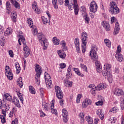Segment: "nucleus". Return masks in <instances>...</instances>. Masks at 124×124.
I'll list each match as a JSON object with an SVG mask.
<instances>
[{"label":"nucleus","instance_id":"nucleus-8","mask_svg":"<svg viewBox=\"0 0 124 124\" xmlns=\"http://www.w3.org/2000/svg\"><path fill=\"white\" fill-rule=\"evenodd\" d=\"M45 79L46 80V87L47 88H52V80L50 79H51V77H50L49 74L46 73V74L45 75Z\"/></svg>","mask_w":124,"mask_h":124},{"label":"nucleus","instance_id":"nucleus-17","mask_svg":"<svg viewBox=\"0 0 124 124\" xmlns=\"http://www.w3.org/2000/svg\"><path fill=\"white\" fill-rule=\"evenodd\" d=\"M2 108H4V110H6V111H8L10 109L8 104H2V101L0 100V109H2Z\"/></svg>","mask_w":124,"mask_h":124},{"label":"nucleus","instance_id":"nucleus-32","mask_svg":"<svg viewBox=\"0 0 124 124\" xmlns=\"http://www.w3.org/2000/svg\"><path fill=\"white\" fill-rule=\"evenodd\" d=\"M105 86L104 84L102 83H100V84L98 85L97 87H95L96 90L97 91H101V90H103V89H105Z\"/></svg>","mask_w":124,"mask_h":124},{"label":"nucleus","instance_id":"nucleus-45","mask_svg":"<svg viewBox=\"0 0 124 124\" xmlns=\"http://www.w3.org/2000/svg\"><path fill=\"white\" fill-rule=\"evenodd\" d=\"M49 106H50V105L49 104H47V103L43 104V108L45 109V110L46 111H48Z\"/></svg>","mask_w":124,"mask_h":124},{"label":"nucleus","instance_id":"nucleus-39","mask_svg":"<svg viewBox=\"0 0 124 124\" xmlns=\"http://www.w3.org/2000/svg\"><path fill=\"white\" fill-rule=\"evenodd\" d=\"M13 31L12 30V29L8 28L5 31L4 33L7 35H9L10 34H11V33H12Z\"/></svg>","mask_w":124,"mask_h":124},{"label":"nucleus","instance_id":"nucleus-62","mask_svg":"<svg viewBox=\"0 0 124 124\" xmlns=\"http://www.w3.org/2000/svg\"><path fill=\"white\" fill-rule=\"evenodd\" d=\"M11 18L12 19L13 22H16V16H11Z\"/></svg>","mask_w":124,"mask_h":124},{"label":"nucleus","instance_id":"nucleus-42","mask_svg":"<svg viewBox=\"0 0 124 124\" xmlns=\"http://www.w3.org/2000/svg\"><path fill=\"white\" fill-rule=\"evenodd\" d=\"M4 97L6 100H8V101H10V100L12 99V97H11V96L7 93L4 94Z\"/></svg>","mask_w":124,"mask_h":124},{"label":"nucleus","instance_id":"nucleus-60","mask_svg":"<svg viewBox=\"0 0 124 124\" xmlns=\"http://www.w3.org/2000/svg\"><path fill=\"white\" fill-rule=\"evenodd\" d=\"M5 43V42L4 41V40H3L2 39V40H0V43L1 46H4Z\"/></svg>","mask_w":124,"mask_h":124},{"label":"nucleus","instance_id":"nucleus-43","mask_svg":"<svg viewBox=\"0 0 124 124\" xmlns=\"http://www.w3.org/2000/svg\"><path fill=\"white\" fill-rule=\"evenodd\" d=\"M19 38L22 42L23 44H24V45H26L27 42H26V39H25L24 36L22 35H19Z\"/></svg>","mask_w":124,"mask_h":124},{"label":"nucleus","instance_id":"nucleus-58","mask_svg":"<svg viewBox=\"0 0 124 124\" xmlns=\"http://www.w3.org/2000/svg\"><path fill=\"white\" fill-rule=\"evenodd\" d=\"M12 124H18V119L17 118H16L14 121H12Z\"/></svg>","mask_w":124,"mask_h":124},{"label":"nucleus","instance_id":"nucleus-26","mask_svg":"<svg viewBox=\"0 0 124 124\" xmlns=\"http://www.w3.org/2000/svg\"><path fill=\"white\" fill-rule=\"evenodd\" d=\"M115 57L117 59L119 62H123V61L124 62V57L123 56V55L121 54V53L117 54L115 55Z\"/></svg>","mask_w":124,"mask_h":124},{"label":"nucleus","instance_id":"nucleus-50","mask_svg":"<svg viewBox=\"0 0 124 124\" xmlns=\"http://www.w3.org/2000/svg\"><path fill=\"white\" fill-rule=\"evenodd\" d=\"M50 21V19L48 18V19H47V18H45V19L43 20V23L45 24V25H47V23Z\"/></svg>","mask_w":124,"mask_h":124},{"label":"nucleus","instance_id":"nucleus-22","mask_svg":"<svg viewBox=\"0 0 124 124\" xmlns=\"http://www.w3.org/2000/svg\"><path fill=\"white\" fill-rule=\"evenodd\" d=\"M120 31V24L119 22H116L115 24V27L114 29V34L115 35L119 33V31Z\"/></svg>","mask_w":124,"mask_h":124},{"label":"nucleus","instance_id":"nucleus-52","mask_svg":"<svg viewBox=\"0 0 124 124\" xmlns=\"http://www.w3.org/2000/svg\"><path fill=\"white\" fill-rule=\"evenodd\" d=\"M122 51V48H121V46H117V51H116V54H120V52Z\"/></svg>","mask_w":124,"mask_h":124},{"label":"nucleus","instance_id":"nucleus-48","mask_svg":"<svg viewBox=\"0 0 124 124\" xmlns=\"http://www.w3.org/2000/svg\"><path fill=\"white\" fill-rule=\"evenodd\" d=\"M79 117L81 118V124L84 123L85 119H84V113H80L79 114Z\"/></svg>","mask_w":124,"mask_h":124},{"label":"nucleus","instance_id":"nucleus-38","mask_svg":"<svg viewBox=\"0 0 124 124\" xmlns=\"http://www.w3.org/2000/svg\"><path fill=\"white\" fill-rule=\"evenodd\" d=\"M29 92L31 93H32L33 94H35V89L33 88V87L31 86H29Z\"/></svg>","mask_w":124,"mask_h":124},{"label":"nucleus","instance_id":"nucleus-44","mask_svg":"<svg viewBox=\"0 0 124 124\" xmlns=\"http://www.w3.org/2000/svg\"><path fill=\"white\" fill-rule=\"evenodd\" d=\"M52 4L55 9H58V7L57 0H52Z\"/></svg>","mask_w":124,"mask_h":124},{"label":"nucleus","instance_id":"nucleus-14","mask_svg":"<svg viewBox=\"0 0 124 124\" xmlns=\"http://www.w3.org/2000/svg\"><path fill=\"white\" fill-rule=\"evenodd\" d=\"M91 104H92V101L90 99L86 98L83 102L82 106L83 108H86L88 107V105H91Z\"/></svg>","mask_w":124,"mask_h":124},{"label":"nucleus","instance_id":"nucleus-34","mask_svg":"<svg viewBox=\"0 0 124 124\" xmlns=\"http://www.w3.org/2000/svg\"><path fill=\"white\" fill-rule=\"evenodd\" d=\"M35 79L36 84L38 86H39V85H40V76L39 77V76L37 77V75H35Z\"/></svg>","mask_w":124,"mask_h":124},{"label":"nucleus","instance_id":"nucleus-23","mask_svg":"<svg viewBox=\"0 0 124 124\" xmlns=\"http://www.w3.org/2000/svg\"><path fill=\"white\" fill-rule=\"evenodd\" d=\"M17 85L19 86V88H23V86H24V83H23V79L22 77H20L17 79Z\"/></svg>","mask_w":124,"mask_h":124},{"label":"nucleus","instance_id":"nucleus-30","mask_svg":"<svg viewBox=\"0 0 124 124\" xmlns=\"http://www.w3.org/2000/svg\"><path fill=\"white\" fill-rule=\"evenodd\" d=\"M27 23L28 24L30 28H32L33 29V22H32V20L31 18H28Z\"/></svg>","mask_w":124,"mask_h":124},{"label":"nucleus","instance_id":"nucleus-10","mask_svg":"<svg viewBox=\"0 0 124 124\" xmlns=\"http://www.w3.org/2000/svg\"><path fill=\"white\" fill-rule=\"evenodd\" d=\"M90 11L92 12H96L97 11V4L94 0L92 1L90 4Z\"/></svg>","mask_w":124,"mask_h":124},{"label":"nucleus","instance_id":"nucleus-55","mask_svg":"<svg viewBox=\"0 0 124 124\" xmlns=\"http://www.w3.org/2000/svg\"><path fill=\"white\" fill-rule=\"evenodd\" d=\"M94 13H95V12L90 11V15L92 19H93L94 17Z\"/></svg>","mask_w":124,"mask_h":124},{"label":"nucleus","instance_id":"nucleus-20","mask_svg":"<svg viewBox=\"0 0 124 124\" xmlns=\"http://www.w3.org/2000/svg\"><path fill=\"white\" fill-rule=\"evenodd\" d=\"M57 53L61 59H63L66 57V54H65V53H64V51H63V50H58Z\"/></svg>","mask_w":124,"mask_h":124},{"label":"nucleus","instance_id":"nucleus-13","mask_svg":"<svg viewBox=\"0 0 124 124\" xmlns=\"http://www.w3.org/2000/svg\"><path fill=\"white\" fill-rule=\"evenodd\" d=\"M23 50L25 58H28V57H29V55L31 54V53H30V48H29L28 46L24 45L23 46Z\"/></svg>","mask_w":124,"mask_h":124},{"label":"nucleus","instance_id":"nucleus-11","mask_svg":"<svg viewBox=\"0 0 124 124\" xmlns=\"http://www.w3.org/2000/svg\"><path fill=\"white\" fill-rule=\"evenodd\" d=\"M62 112L63 121L64 123H67V121H68V112H67V110L65 108H63Z\"/></svg>","mask_w":124,"mask_h":124},{"label":"nucleus","instance_id":"nucleus-28","mask_svg":"<svg viewBox=\"0 0 124 124\" xmlns=\"http://www.w3.org/2000/svg\"><path fill=\"white\" fill-rule=\"evenodd\" d=\"M61 45H62V51H67V46H66V43L64 42V41H62L60 43Z\"/></svg>","mask_w":124,"mask_h":124},{"label":"nucleus","instance_id":"nucleus-24","mask_svg":"<svg viewBox=\"0 0 124 124\" xmlns=\"http://www.w3.org/2000/svg\"><path fill=\"white\" fill-rule=\"evenodd\" d=\"M6 9L7 10V13L10 14V12H11V6L9 1H7L6 3Z\"/></svg>","mask_w":124,"mask_h":124},{"label":"nucleus","instance_id":"nucleus-27","mask_svg":"<svg viewBox=\"0 0 124 124\" xmlns=\"http://www.w3.org/2000/svg\"><path fill=\"white\" fill-rule=\"evenodd\" d=\"M15 65L16 70V74H19L21 71V67H20L19 63L18 62H16L15 64Z\"/></svg>","mask_w":124,"mask_h":124},{"label":"nucleus","instance_id":"nucleus-54","mask_svg":"<svg viewBox=\"0 0 124 124\" xmlns=\"http://www.w3.org/2000/svg\"><path fill=\"white\" fill-rule=\"evenodd\" d=\"M81 98V94H78L77 97V103H79L80 102V99Z\"/></svg>","mask_w":124,"mask_h":124},{"label":"nucleus","instance_id":"nucleus-1","mask_svg":"<svg viewBox=\"0 0 124 124\" xmlns=\"http://www.w3.org/2000/svg\"><path fill=\"white\" fill-rule=\"evenodd\" d=\"M96 51H97V47H96L95 46H92L90 51V56L93 61H96L95 64L96 65V69L97 72L99 73H101V72H102V67H101L100 62L97 61L98 57L97 56Z\"/></svg>","mask_w":124,"mask_h":124},{"label":"nucleus","instance_id":"nucleus-56","mask_svg":"<svg viewBox=\"0 0 124 124\" xmlns=\"http://www.w3.org/2000/svg\"><path fill=\"white\" fill-rule=\"evenodd\" d=\"M9 55L11 58H13L14 55H13V51L12 50H9Z\"/></svg>","mask_w":124,"mask_h":124},{"label":"nucleus","instance_id":"nucleus-3","mask_svg":"<svg viewBox=\"0 0 124 124\" xmlns=\"http://www.w3.org/2000/svg\"><path fill=\"white\" fill-rule=\"evenodd\" d=\"M38 39H39L41 44L44 47V50H46L48 46V40L42 33H38Z\"/></svg>","mask_w":124,"mask_h":124},{"label":"nucleus","instance_id":"nucleus-25","mask_svg":"<svg viewBox=\"0 0 124 124\" xmlns=\"http://www.w3.org/2000/svg\"><path fill=\"white\" fill-rule=\"evenodd\" d=\"M96 114L98 116H99L101 120H103L104 119V114L102 113V110L99 109L96 111Z\"/></svg>","mask_w":124,"mask_h":124},{"label":"nucleus","instance_id":"nucleus-21","mask_svg":"<svg viewBox=\"0 0 124 124\" xmlns=\"http://www.w3.org/2000/svg\"><path fill=\"white\" fill-rule=\"evenodd\" d=\"M12 102L16 105V107L20 108V102H19V99L17 97H13L12 99Z\"/></svg>","mask_w":124,"mask_h":124},{"label":"nucleus","instance_id":"nucleus-7","mask_svg":"<svg viewBox=\"0 0 124 124\" xmlns=\"http://www.w3.org/2000/svg\"><path fill=\"white\" fill-rule=\"evenodd\" d=\"M55 93H56V96L58 97L59 99H62V97H63V93L62 91V89L60 87L56 86H55Z\"/></svg>","mask_w":124,"mask_h":124},{"label":"nucleus","instance_id":"nucleus-49","mask_svg":"<svg viewBox=\"0 0 124 124\" xmlns=\"http://www.w3.org/2000/svg\"><path fill=\"white\" fill-rule=\"evenodd\" d=\"M95 105L97 106H101L102 105H103V101H99L95 103Z\"/></svg>","mask_w":124,"mask_h":124},{"label":"nucleus","instance_id":"nucleus-16","mask_svg":"<svg viewBox=\"0 0 124 124\" xmlns=\"http://www.w3.org/2000/svg\"><path fill=\"white\" fill-rule=\"evenodd\" d=\"M32 8L37 13V14H39L40 13V10L37 8V3L36 1H34L32 5Z\"/></svg>","mask_w":124,"mask_h":124},{"label":"nucleus","instance_id":"nucleus-51","mask_svg":"<svg viewBox=\"0 0 124 124\" xmlns=\"http://www.w3.org/2000/svg\"><path fill=\"white\" fill-rule=\"evenodd\" d=\"M60 66L62 69H63V68H65L66 66V64H65V63H60Z\"/></svg>","mask_w":124,"mask_h":124},{"label":"nucleus","instance_id":"nucleus-33","mask_svg":"<svg viewBox=\"0 0 124 124\" xmlns=\"http://www.w3.org/2000/svg\"><path fill=\"white\" fill-rule=\"evenodd\" d=\"M71 71V68H70V66H69L68 69H67V73L66 75V78L67 79H69L72 76V74H70V72Z\"/></svg>","mask_w":124,"mask_h":124},{"label":"nucleus","instance_id":"nucleus-37","mask_svg":"<svg viewBox=\"0 0 124 124\" xmlns=\"http://www.w3.org/2000/svg\"><path fill=\"white\" fill-rule=\"evenodd\" d=\"M82 16L85 21L86 24H89V23H90V17L88 16V14H87L85 16Z\"/></svg>","mask_w":124,"mask_h":124},{"label":"nucleus","instance_id":"nucleus-61","mask_svg":"<svg viewBox=\"0 0 124 124\" xmlns=\"http://www.w3.org/2000/svg\"><path fill=\"white\" fill-rule=\"evenodd\" d=\"M39 112L41 114L40 117H45V113H44V112H43L42 110H40Z\"/></svg>","mask_w":124,"mask_h":124},{"label":"nucleus","instance_id":"nucleus-4","mask_svg":"<svg viewBox=\"0 0 124 124\" xmlns=\"http://www.w3.org/2000/svg\"><path fill=\"white\" fill-rule=\"evenodd\" d=\"M104 70L102 72L103 76H107L108 79H111L112 75L110 74V69L111 67V64L106 63L104 66Z\"/></svg>","mask_w":124,"mask_h":124},{"label":"nucleus","instance_id":"nucleus-64","mask_svg":"<svg viewBox=\"0 0 124 124\" xmlns=\"http://www.w3.org/2000/svg\"><path fill=\"white\" fill-rule=\"evenodd\" d=\"M77 51L78 53H80L81 50H80V47L78 46H76Z\"/></svg>","mask_w":124,"mask_h":124},{"label":"nucleus","instance_id":"nucleus-18","mask_svg":"<svg viewBox=\"0 0 124 124\" xmlns=\"http://www.w3.org/2000/svg\"><path fill=\"white\" fill-rule=\"evenodd\" d=\"M114 94L117 96H120V95H123L124 94V91L120 89H115L114 91Z\"/></svg>","mask_w":124,"mask_h":124},{"label":"nucleus","instance_id":"nucleus-5","mask_svg":"<svg viewBox=\"0 0 124 124\" xmlns=\"http://www.w3.org/2000/svg\"><path fill=\"white\" fill-rule=\"evenodd\" d=\"M110 7L109 8V11L112 15H116L118 13H120V9L118 7V5L115 2H111L110 3Z\"/></svg>","mask_w":124,"mask_h":124},{"label":"nucleus","instance_id":"nucleus-12","mask_svg":"<svg viewBox=\"0 0 124 124\" xmlns=\"http://www.w3.org/2000/svg\"><path fill=\"white\" fill-rule=\"evenodd\" d=\"M35 70L36 72V75L37 77H40L41 76V74L42 73V69H41V66L39 65L38 64H36L35 66Z\"/></svg>","mask_w":124,"mask_h":124},{"label":"nucleus","instance_id":"nucleus-47","mask_svg":"<svg viewBox=\"0 0 124 124\" xmlns=\"http://www.w3.org/2000/svg\"><path fill=\"white\" fill-rule=\"evenodd\" d=\"M80 67H81V69H83V70H84L85 71H86L87 72L88 68L87 67V66H86V65L81 64Z\"/></svg>","mask_w":124,"mask_h":124},{"label":"nucleus","instance_id":"nucleus-53","mask_svg":"<svg viewBox=\"0 0 124 124\" xmlns=\"http://www.w3.org/2000/svg\"><path fill=\"white\" fill-rule=\"evenodd\" d=\"M75 45L76 47H78L79 46V40H78L77 38L75 39Z\"/></svg>","mask_w":124,"mask_h":124},{"label":"nucleus","instance_id":"nucleus-36","mask_svg":"<svg viewBox=\"0 0 124 124\" xmlns=\"http://www.w3.org/2000/svg\"><path fill=\"white\" fill-rule=\"evenodd\" d=\"M119 111V109L117 107H113L109 110L110 113H117Z\"/></svg>","mask_w":124,"mask_h":124},{"label":"nucleus","instance_id":"nucleus-6","mask_svg":"<svg viewBox=\"0 0 124 124\" xmlns=\"http://www.w3.org/2000/svg\"><path fill=\"white\" fill-rule=\"evenodd\" d=\"M68 7L70 10H73L74 9L75 15H78L79 6H78V3H77V0H73V3L70 4Z\"/></svg>","mask_w":124,"mask_h":124},{"label":"nucleus","instance_id":"nucleus-19","mask_svg":"<svg viewBox=\"0 0 124 124\" xmlns=\"http://www.w3.org/2000/svg\"><path fill=\"white\" fill-rule=\"evenodd\" d=\"M51 102L52 103L50 106L51 113L52 114H54V115H57L58 112L57 111V109L54 108V103L55 102V100L54 99L52 100Z\"/></svg>","mask_w":124,"mask_h":124},{"label":"nucleus","instance_id":"nucleus-59","mask_svg":"<svg viewBox=\"0 0 124 124\" xmlns=\"http://www.w3.org/2000/svg\"><path fill=\"white\" fill-rule=\"evenodd\" d=\"M64 5H65V6H68L69 5V0H65Z\"/></svg>","mask_w":124,"mask_h":124},{"label":"nucleus","instance_id":"nucleus-35","mask_svg":"<svg viewBox=\"0 0 124 124\" xmlns=\"http://www.w3.org/2000/svg\"><path fill=\"white\" fill-rule=\"evenodd\" d=\"M52 41L54 45H59L60 44V40L56 37L53 38Z\"/></svg>","mask_w":124,"mask_h":124},{"label":"nucleus","instance_id":"nucleus-57","mask_svg":"<svg viewBox=\"0 0 124 124\" xmlns=\"http://www.w3.org/2000/svg\"><path fill=\"white\" fill-rule=\"evenodd\" d=\"M6 110L4 109H2V113L3 114L4 117H6Z\"/></svg>","mask_w":124,"mask_h":124},{"label":"nucleus","instance_id":"nucleus-29","mask_svg":"<svg viewBox=\"0 0 124 124\" xmlns=\"http://www.w3.org/2000/svg\"><path fill=\"white\" fill-rule=\"evenodd\" d=\"M64 83L66 87H72V81H69L67 79L64 80Z\"/></svg>","mask_w":124,"mask_h":124},{"label":"nucleus","instance_id":"nucleus-40","mask_svg":"<svg viewBox=\"0 0 124 124\" xmlns=\"http://www.w3.org/2000/svg\"><path fill=\"white\" fill-rule=\"evenodd\" d=\"M74 71L76 73V74L78 75V76H81V77H83L84 75H83L80 71H79V70H78V68H75L74 69Z\"/></svg>","mask_w":124,"mask_h":124},{"label":"nucleus","instance_id":"nucleus-63","mask_svg":"<svg viewBox=\"0 0 124 124\" xmlns=\"http://www.w3.org/2000/svg\"><path fill=\"white\" fill-rule=\"evenodd\" d=\"M91 93H92V94H94V93H95V89L92 88L91 90Z\"/></svg>","mask_w":124,"mask_h":124},{"label":"nucleus","instance_id":"nucleus-41","mask_svg":"<svg viewBox=\"0 0 124 124\" xmlns=\"http://www.w3.org/2000/svg\"><path fill=\"white\" fill-rule=\"evenodd\" d=\"M17 95L22 104L24 103V97L21 93H17Z\"/></svg>","mask_w":124,"mask_h":124},{"label":"nucleus","instance_id":"nucleus-9","mask_svg":"<svg viewBox=\"0 0 124 124\" xmlns=\"http://www.w3.org/2000/svg\"><path fill=\"white\" fill-rule=\"evenodd\" d=\"M5 74L9 80H12L13 79V74H12V71L10 69L9 66H6L5 67Z\"/></svg>","mask_w":124,"mask_h":124},{"label":"nucleus","instance_id":"nucleus-31","mask_svg":"<svg viewBox=\"0 0 124 124\" xmlns=\"http://www.w3.org/2000/svg\"><path fill=\"white\" fill-rule=\"evenodd\" d=\"M11 1L12 3L14 4L16 8H18V9H20V4H19V3H18L17 1H15L14 0H11Z\"/></svg>","mask_w":124,"mask_h":124},{"label":"nucleus","instance_id":"nucleus-15","mask_svg":"<svg viewBox=\"0 0 124 124\" xmlns=\"http://www.w3.org/2000/svg\"><path fill=\"white\" fill-rule=\"evenodd\" d=\"M102 26L107 31H109L111 30V28H110V24H109V23L106 21L102 22Z\"/></svg>","mask_w":124,"mask_h":124},{"label":"nucleus","instance_id":"nucleus-2","mask_svg":"<svg viewBox=\"0 0 124 124\" xmlns=\"http://www.w3.org/2000/svg\"><path fill=\"white\" fill-rule=\"evenodd\" d=\"M81 41H82V53L86 52V46L88 43V33L85 31L81 33Z\"/></svg>","mask_w":124,"mask_h":124},{"label":"nucleus","instance_id":"nucleus-46","mask_svg":"<svg viewBox=\"0 0 124 124\" xmlns=\"http://www.w3.org/2000/svg\"><path fill=\"white\" fill-rule=\"evenodd\" d=\"M81 13L82 16H86L87 13H86V8L85 7H81Z\"/></svg>","mask_w":124,"mask_h":124}]
</instances>
